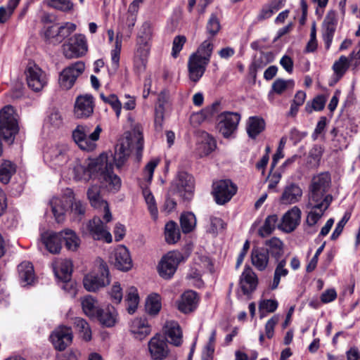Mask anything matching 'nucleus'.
<instances>
[{
    "mask_svg": "<svg viewBox=\"0 0 360 360\" xmlns=\"http://www.w3.org/2000/svg\"><path fill=\"white\" fill-rule=\"evenodd\" d=\"M240 115L237 112H223L217 119V129L226 139L230 138L236 131Z\"/></svg>",
    "mask_w": 360,
    "mask_h": 360,
    "instance_id": "12",
    "label": "nucleus"
},
{
    "mask_svg": "<svg viewBox=\"0 0 360 360\" xmlns=\"http://www.w3.org/2000/svg\"><path fill=\"white\" fill-rule=\"evenodd\" d=\"M185 260L186 257L179 251L169 252L161 258L158 265L159 275L164 279H170L179 264Z\"/></svg>",
    "mask_w": 360,
    "mask_h": 360,
    "instance_id": "9",
    "label": "nucleus"
},
{
    "mask_svg": "<svg viewBox=\"0 0 360 360\" xmlns=\"http://www.w3.org/2000/svg\"><path fill=\"white\" fill-rule=\"evenodd\" d=\"M210 226L207 229V231L212 233L217 234L219 231L224 230L226 227V224L219 217L212 216L210 219Z\"/></svg>",
    "mask_w": 360,
    "mask_h": 360,
    "instance_id": "58",
    "label": "nucleus"
},
{
    "mask_svg": "<svg viewBox=\"0 0 360 360\" xmlns=\"http://www.w3.org/2000/svg\"><path fill=\"white\" fill-rule=\"evenodd\" d=\"M74 324L77 330L83 333V338L87 341L91 340V332L89 323L84 319L77 317L74 319Z\"/></svg>",
    "mask_w": 360,
    "mask_h": 360,
    "instance_id": "53",
    "label": "nucleus"
},
{
    "mask_svg": "<svg viewBox=\"0 0 360 360\" xmlns=\"http://www.w3.org/2000/svg\"><path fill=\"white\" fill-rule=\"evenodd\" d=\"M204 274L207 275V279L210 285L216 283L217 278V266L216 262L209 257L204 259Z\"/></svg>",
    "mask_w": 360,
    "mask_h": 360,
    "instance_id": "46",
    "label": "nucleus"
},
{
    "mask_svg": "<svg viewBox=\"0 0 360 360\" xmlns=\"http://www.w3.org/2000/svg\"><path fill=\"white\" fill-rule=\"evenodd\" d=\"M161 309L160 296L157 294L150 295L146 302V311L150 315H156Z\"/></svg>",
    "mask_w": 360,
    "mask_h": 360,
    "instance_id": "50",
    "label": "nucleus"
},
{
    "mask_svg": "<svg viewBox=\"0 0 360 360\" xmlns=\"http://www.w3.org/2000/svg\"><path fill=\"white\" fill-rule=\"evenodd\" d=\"M130 331L136 338L141 340L150 333L151 329L146 319L136 318L131 322Z\"/></svg>",
    "mask_w": 360,
    "mask_h": 360,
    "instance_id": "32",
    "label": "nucleus"
},
{
    "mask_svg": "<svg viewBox=\"0 0 360 360\" xmlns=\"http://www.w3.org/2000/svg\"><path fill=\"white\" fill-rule=\"evenodd\" d=\"M74 173L77 180L88 181L92 176H95L110 190L117 191L121 186L120 178L114 174L113 165L105 153L96 158H89L84 165L77 164L74 167Z\"/></svg>",
    "mask_w": 360,
    "mask_h": 360,
    "instance_id": "2",
    "label": "nucleus"
},
{
    "mask_svg": "<svg viewBox=\"0 0 360 360\" xmlns=\"http://www.w3.org/2000/svg\"><path fill=\"white\" fill-rule=\"evenodd\" d=\"M115 266L122 271H127L132 267V259L129 250L124 245H119L110 257Z\"/></svg>",
    "mask_w": 360,
    "mask_h": 360,
    "instance_id": "16",
    "label": "nucleus"
},
{
    "mask_svg": "<svg viewBox=\"0 0 360 360\" xmlns=\"http://www.w3.org/2000/svg\"><path fill=\"white\" fill-rule=\"evenodd\" d=\"M355 58V51L350 53L349 57L341 56L333 65V70L337 80L341 79L349 68L350 62Z\"/></svg>",
    "mask_w": 360,
    "mask_h": 360,
    "instance_id": "33",
    "label": "nucleus"
},
{
    "mask_svg": "<svg viewBox=\"0 0 360 360\" xmlns=\"http://www.w3.org/2000/svg\"><path fill=\"white\" fill-rule=\"evenodd\" d=\"M19 277L26 284H31L34 278V267L32 263L23 262L18 266Z\"/></svg>",
    "mask_w": 360,
    "mask_h": 360,
    "instance_id": "39",
    "label": "nucleus"
},
{
    "mask_svg": "<svg viewBox=\"0 0 360 360\" xmlns=\"http://www.w3.org/2000/svg\"><path fill=\"white\" fill-rule=\"evenodd\" d=\"M94 98L89 94L79 96L75 102L74 113L77 118H87L94 112Z\"/></svg>",
    "mask_w": 360,
    "mask_h": 360,
    "instance_id": "22",
    "label": "nucleus"
},
{
    "mask_svg": "<svg viewBox=\"0 0 360 360\" xmlns=\"http://www.w3.org/2000/svg\"><path fill=\"white\" fill-rule=\"evenodd\" d=\"M63 233L62 241L65 242V247L71 251H76L79 246L80 240L75 231L71 229H65Z\"/></svg>",
    "mask_w": 360,
    "mask_h": 360,
    "instance_id": "43",
    "label": "nucleus"
},
{
    "mask_svg": "<svg viewBox=\"0 0 360 360\" xmlns=\"http://www.w3.org/2000/svg\"><path fill=\"white\" fill-rule=\"evenodd\" d=\"M287 261L285 259H282L278 261L276 266L273 281L270 285L271 290H275L278 288L281 278L286 277L288 274V270L286 268Z\"/></svg>",
    "mask_w": 360,
    "mask_h": 360,
    "instance_id": "38",
    "label": "nucleus"
},
{
    "mask_svg": "<svg viewBox=\"0 0 360 360\" xmlns=\"http://www.w3.org/2000/svg\"><path fill=\"white\" fill-rule=\"evenodd\" d=\"M165 332L166 342L179 346L182 342V331L179 323L176 321H167L165 326Z\"/></svg>",
    "mask_w": 360,
    "mask_h": 360,
    "instance_id": "28",
    "label": "nucleus"
},
{
    "mask_svg": "<svg viewBox=\"0 0 360 360\" xmlns=\"http://www.w3.org/2000/svg\"><path fill=\"white\" fill-rule=\"evenodd\" d=\"M101 127L98 125L92 133L86 125H77L72 131V136L79 148L85 151H92L96 148V142L99 139Z\"/></svg>",
    "mask_w": 360,
    "mask_h": 360,
    "instance_id": "6",
    "label": "nucleus"
},
{
    "mask_svg": "<svg viewBox=\"0 0 360 360\" xmlns=\"http://www.w3.org/2000/svg\"><path fill=\"white\" fill-rule=\"evenodd\" d=\"M330 187L331 177L328 172L320 173L312 178L306 205L308 212L305 222L308 226L315 227L332 203Z\"/></svg>",
    "mask_w": 360,
    "mask_h": 360,
    "instance_id": "1",
    "label": "nucleus"
},
{
    "mask_svg": "<svg viewBox=\"0 0 360 360\" xmlns=\"http://www.w3.org/2000/svg\"><path fill=\"white\" fill-rule=\"evenodd\" d=\"M188 69L189 79L195 83L199 81L202 76V53L200 51V47L195 53L190 56Z\"/></svg>",
    "mask_w": 360,
    "mask_h": 360,
    "instance_id": "24",
    "label": "nucleus"
},
{
    "mask_svg": "<svg viewBox=\"0 0 360 360\" xmlns=\"http://www.w3.org/2000/svg\"><path fill=\"white\" fill-rule=\"evenodd\" d=\"M240 285L245 294H248L256 288L257 278L255 273L250 267H245L241 276Z\"/></svg>",
    "mask_w": 360,
    "mask_h": 360,
    "instance_id": "31",
    "label": "nucleus"
},
{
    "mask_svg": "<svg viewBox=\"0 0 360 360\" xmlns=\"http://www.w3.org/2000/svg\"><path fill=\"white\" fill-rule=\"evenodd\" d=\"M165 240L169 244H174L179 241L181 237L178 225L174 221H169L165 227Z\"/></svg>",
    "mask_w": 360,
    "mask_h": 360,
    "instance_id": "41",
    "label": "nucleus"
},
{
    "mask_svg": "<svg viewBox=\"0 0 360 360\" xmlns=\"http://www.w3.org/2000/svg\"><path fill=\"white\" fill-rule=\"evenodd\" d=\"M50 205L53 216L58 223L65 220L66 213H69L73 221H80L86 213V205L75 197L73 191L67 188L61 198L53 197Z\"/></svg>",
    "mask_w": 360,
    "mask_h": 360,
    "instance_id": "3",
    "label": "nucleus"
},
{
    "mask_svg": "<svg viewBox=\"0 0 360 360\" xmlns=\"http://www.w3.org/2000/svg\"><path fill=\"white\" fill-rule=\"evenodd\" d=\"M63 233L60 232H45L41 234V242L51 254H58L62 248Z\"/></svg>",
    "mask_w": 360,
    "mask_h": 360,
    "instance_id": "26",
    "label": "nucleus"
},
{
    "mask_svg": "<svg viewBox=\"0 0 360 360\" xmlns=\"http://www.w3.org/2000/svg\"><path fill=\"white\" fill-rule=\"evenodd\" d=\"M143 148L142 133L139 130H134L120 143L116 145L115 153L111 155L117 169H120L125 165L133 150H136L137 155H141Z\"/></svg>",
    "mask_w": 360,
    "mask_h": 360,
    "instance_id": "4",
    "label": "nucleus"
},
{
    "mask_svg": "<svg viewBox=\"0 0 360 360\" xmlns=\"http://www.w3.org/2000/svg\"><path fill=\"white\" fill-rule=\"evenodd\" d=\"M137 13L138 12H135L133 10L130 11V9H128V12L126 14L124 25L126 27H127L129 35L131 34L133 27H134L136 22Z\"/></svg>",
    "mask_w": 360,
    "mask_h": 360,
    "instance_id": "63",
    "label": "nucleus"
},
{
    "mask_svg": "<svg viewBox=\"0 0 360 360\" xmlns=\"http://www.w3.org/2000/svg\"><path fill=\"white\" fill-rule=\"evenodd\" d=\"M202 122V110L197 112H193L190 117V123L194 129V133L198 136L199 139L201 138L200 126Z\"/></svg>",
    "mask_w": 360,
    "mask_h": 360,
    "instance_id": "57",
    "label": "nucleus"
},
{
    "mask_svg": "<svg viewBox=\"0 0 360 360\" xmlns=\"http://www.w3.org/2000/svg\"><path fill=\"white\" fill-rule=\"evenodd\" d=\"M17 115L11 105L0 110V136L6 142L12 143L19 131Z\"/></svg>",
    "mask_w": 360,
    "mask_h": 360,
    "instance_id": "5",
    "label": "nucleus"
},
{
    "mask_svg": "<svg viewBox=\"0 0 360 360\" xmlns=\"http://www.w3.org/2000/svg\"><path fill=\"white\" fill-rule=\"evenodd\" d=\"M53 271L55 275L63 283V288L66 290L68 282L70 281L72 272V261L68 259H59L53 264Z\"/></svg>",
    "mask_w": 360,
    "mask_h": 360,
    "instance_id": "25",
    "label": "nucleus"
},
{
    "mask_svg": "<svg viewBox=\"0 0 360 360\" xmlns=\"http://www.w3.org/2000/svg\"><path fill=\"white\" fill-rule=\"evenodd\" d=\"M251 262L258 271L266 270L269 263L268 251L264 248H254L251 251Z\"/></svg>",
    "mask_w": 360,
    "mask_h": 360,
    "instance_id": "29",
    "label": "nucleus"
},
{
    "mask_svg": "<svg viewBox=\"0 0 360 360\" xmlns=\"http://www.w3.org/2000/svg\"><path fill=\"white\" fill-rule=\"evenodd\" d=\"M81 231L84 236H89L96 240H104L108 243L112 240L107 226L98 217H94L92 219L83 224Z\"/></svg>",
    "mask_w": 360,
    "mask_h": 360,
    "instance_id": "8",
    "label": "nucleus"
},
{
    "mask_svg": "<svg viewBox=\"0 0 360 360\" xmlns=\"http://www.w3.org/2000/svg\"><path fill=\"white\" fill-rule=\"evenodd\" d=\"M302 194V190L299 185L290 183L283 188L279 202L285 205L295 204L301 200Z\"/></svg>",
    "mask_w": 360,
    "mask_h": 360,
    "instance_id": "23",
    "label": "nucleus"
},
{
    "mask_svg": "<svg viewBox=\"0 0 360 360\" xmlns=\"http://www.w3.org/2000/svg\"><path fill=\"white\" fill-rule=\"evenodd\" d=\"M149 47H138L134 56V67L138 72H141L146 70Z\"/></svg>",
    "mask_w": 360,
    "mask_h": 360,
    "instance_id": "40",
    "label": "nucleus"
},
{
    "mask_svg": "<svg viewBox=\"0 0 360 360\" xmlns=\"http://www.w3.org/2000/svg\"><path fill=\"white\" fill-rule=\"evenodd\" d=\"M109 269L106 263L102 262L97 274H89L83 279L84 288L89 292H96L108 285L110 282Z\"/></svg>",
    "mask_w": 360,
    "mask_h": 360,
    "instance_id": "10",
    "label": "nucleus"
},
{
    "mask_svg": "<svg viewBox=\"0 0 360 360\" xmlns=\"http://www.w3.org/2000/svg\"><path fill=\"white\" fill-rule=\"evenodd\" d=\"M72 338L71 328L63 326L56 328L51 335V342L54 347L59 351L65 350L72 343Z\"/></svg>",
    "mask_w": 360,
    "mask_h": 360,
    "instance_id": "18",
    "label": "nucleus"
},
{
    "mask_svg": "<svg viewBox=\"0 0 360 360\" xmlns=\"http://www.w3.org/2000/svg\"><path fill=\"white\" fill-rule=\"evenodd\" d=\"M301 214V210L298 207H292L283 214L278 228L285 233L292 232L300 223Z\"/></svg>",
    "mask_w": 360,
    "mask_h": 360,
    "instance_id": "17",
    "label": "nucleus"
},
{
    "mask_svg": "<svg viewBox=\"0 0 360 360\" xmlns=\"http://www.w3.org/2000/svg\"><path fill=\"white\" fill-rule=\"evenodd\" d=\"M101 98L105 103L111 105L116 113L117 117H119L121 112L122 103L119 101L117 96L115 94H110L108 96H105L103 94H101Z\"/></svg>",
    "mask_w": 360,
    "mask_h": 360,
    "instance_id": "55",
    "label": "nucleus"
},
{
    "mask_svg": "<svg viewBox=\"0 0 360 360\" xmlns=\"http://www.w3.org/2000/svg\"><path fill=\"white\" fill-rule=\"evenodd\" d=\"M217 148L216 140L208 134L204 133V155H207Z\"/></svg>",
    "mask_w": 360,
    "mask_h": 360,
    "instance_id": "62",
    "label": "nucleus"
},
{
    "mask_svg": "<svg viewBox=\"0 0 360 360\" xmlns=\"http://www.w3.org/2000/svg\"><path fill=\"white\" fill-rule=\"evenodd\" d=\"M15 171V165L11 161H0V181L4 184H8Z\"/></svg>",
    "mask_w": 360,
    "mask_h": 360,
    "instance_id": "42",
    "label": "nucleus"
},
{
    "mask_svg": "<svg viewBox=\"0 0 360 360\" xmlns=\"http://www.w3.org/2000/svg\"><path fill=\"white\" fill-rule=\"evenodd\" d=\"M44 4L50 8L65 13L72 12L75 7L72 0H45Z\"/></svg>",
    "mask_w": 360,
    "mask_h": 360,
    "instance_id": "45",
    "label": "nucleus"
},
{
    "mask_svg": "<svg viewBox=\"0 0 360 360\" xmlns=\"http://www.w3.org/2000/svg\"><path fill=\"white\" fill-rule=\"evenodd\" d=\"M25 74L28 86L34 91H40L46 85V74L37 65L28 63Z\"/></svg>",
    "mask_w": 360,
    "mask_h": 360,
    "instance_id": "13",
    "label": "nucleus"
},
{
    "mask_svg": "<svg viewBox=\"0 0 360 360\" xmlns=\"http://www.w3.org/2000/svg\"><path fill=\"white\" fill-rule=\"evenodd\" d=\"M176 193L185 200H189L194 188L193 178L185 172H180L178 174L176 183Z\"/></svg>",
    "mask_w": 360,
    "mask_h": 360,
    "instance_id": "20",
    "label": "nucleus"
},
{
    "mask_svg": "<svg viewBox=\"0 0 360 360\" xmlns=\"http://www.w3.org/2000/svg\"><path fill=\"white\" fill-rule=\"evenodd\" d=\"M295 86V82L292 79H277L273 83L271 90L277 94H281L288 89H292Z\"/></svg>",
    "mask_w": 360,
    "mask_h": 360,
    "instance_id": "51",
    "label": "nucleus"
},
{
    "mask_svg": "<svg viewBox=\"0 0 360 360\" xmlns=\"http://www.w3.org/2000/svg\"><path fill=\"white\" fill-rule=\"evenodd\" d=\"M335 28V26L323 24V39L327 50H328L331 46Z\"/></svg>",
    "mask_w": 360,
    "mask_h": 360,
    "instance_id": "59",
    "label": "nucleus"
},
{
    "mask_svg": "<svg viewBox=\"0 0 360 360\" xmlns=\"http://www.w3.org/2000/svg\"><path fill=\"white\" fill-rule=\"evenodd\" d=\"M264 244L266 247L264 249L268 251L269 255H271L276 261H279L284 252L283 243L279 238L274 237L266 240Z\"/></svg>",
    "mask_w": 360,
    "mask_h": 360,
    "instance_id": "34",
    "label": "nucleus"
},
{
    "mask_svg": "<svg viewBox=\"0 0 360 360\" xmlns=\"http://www.w3.org/2000/svg\"><path fill=\"white\" fill-rule=\"evenodd\" d=\"M85 65L77 61L65 68L59 77V84L61 89L68 90L72 87L77 78L84 72Z\"/></svg>",
    "mask_w": 360,
    "mask_h": 360,
    "instance_id": "14",
    "label": "nucleus"
},
{
    "mask_svg": "<svg viewBox=\"0 0 360 360\" xmlns=\"http://www.w3.org/2000/svg\"><path fill=\"white\" fill-rule=\"evenodd\" d=\"M265 128L264 120L259 117H251L247 122L246 130L248 136L256 138Z\"/></svg>",
    "mask_w": 360,
    "mask_h": 360,
    "instance_id": "36",
    "label": "nucleus"
},
{
    "mask_svg": "<svg viewBox=\"0 0 360 360\" xmlns=\"http://www.w3.org/2000/svg\"><path fill=\"white\" fill-rule=\"evenodd\" d=\"M59 27H60L61 42L65 38L68 37L76 30V25L72 22H67L61 25H59Z\"/></svg>",
    "mask_w": 360,
    "mask_h": 360,
    "instance_id": "64",
    "label": "nucleus"
},
{
    "mask_svg": "<svg viewBox=\"0 0 360 360\" xmlns=\"http://www.w3.org/2000/svg\"><path fill=\"white\" fill-rule=\"evenodd\" d=\"M68 150L65 146H52L45 153L44 158L52 166H62L68 161Z\"/></svg>",
    "mask_w": 360,
    "mask_h": 360,
    "instance_id": "21",
    "label": "nucleus"
},
{
    "mask_svg": "<svg viewBox=\"0 0 360 360\" xmlns=\"http://www.w3.org/2000/svg\"><path fill=\"white\" fill-rule=\"evenodd\" d=\"M186 41V38L184 35H178L174 38L172 43V56L174 58H176L179 56V53L181 51Z\"/></svg>",
    "mask_w": 360,
    "mask_h": 360,
    "instance_id": "60",
    "label": "nucleus"
},
{
    "mask_svg": "<svg viewBox=\"0 0 360 360\" xmlns=\"http://www.w3.org/2000/svg\"><path fill=\"white\" fill-rule=\"evenodd\" d=\"M81 304L84 313L90 318H95L101 309L97 300L91 295H86L81 298Z\"/></svg>",
    "mask_w": 360,
    "mask_h": 360,
    "instance_id": "35",
    "label": "nucleus"
},
{
    "mask_svg": "<svg viewBox=\"0 0 360 360\" xmlns=\"http://www.w3.org/2000/svg\"><path fill=\"white\" fill-rule=\"evenodd\" d=\"M221 25L218 17L215 14H212L207 21V32L214 36L219 31Z\"/></svg>",
    "mask_w": 360,
    "mask_h": 360,
    "instance_id": "61",
    "label": "nucleus"
},
{
    "mask_svg": "<svg viewBox=\"0 0 360 360\" xmlns=\"http://www.w3.org/2000/svg\"><path fill=\"white\" fill-rule=\"evenodd\" d=\"M166 95L165 93L161 92L158 95V103L155 107V124H159L160 126L164 118V104L166 102Z\"/></svg>",
    "mask_w": 360,
    "mask_h": 360,
    "instance_id": "52",
    "label": "nucleus"
},
{
    "mask_svg": "<svg viewBox=\"0 0 360 360\" xmlns=\"http://www.w3.org/2000/svg\"><path fill=\"white\" fill-rule=\"evenodd\" d=\"M87 197L92 207L95 208H103L104 214L103 219L106 223L112 219V214L108 204L103 200L101 195V187L98 185H92L87 190Z\"/></svg>",
    "mask_w": 360,
    "mask_h": 360,
    "instance_id": "15",
    "label": "nucleus"
},
{
    "mask_svg": "<svg viewBox=\"0 0 360 360\" xmlns=\"http://www.w3.org/2000/svg\"><path fill=\"white\" fill-rule=\"evenodd\" d=\"M278 222V217L276 214H271L268 216L264 221V223L258 231L259 235L262 237H266L270 235L276 229Z\"/></svg>",
    "mask_w": 360,
    "mask_h": 360,
    "instance_id": "48",
    "label": "nucleus"
},
{
    "mask_svg": "<svg viewBox=\"0 0 360 360\" xmlns=\"http://www.w3.org/2000/svg\"><path fill=\"white\" fill-rule=\"evenodd\" d=\"M326 101V96L323 95L317 96L313 99L311 105L309 103L307 104L305 109L309 113L313 110L321 111L324 108Z\"/></svg>",
    "mask_w": 360,
    "mask_h": 360,
    "instance_id": "56",
    "label": "nucleus"
},
{
    "mask_svg": "<svg viewBox=\"0 0 360 360\" xmlns=\"http://www.w3.org/2000/svg\"><path fill=\"white\" fill-rule=\"evenodd\" d=\"M63 52L66 58H77L86 54L88 45L84 35L77 34L69 38L63 45Z\"/></svg>",
    "mask_w": 360,
    "mask_h": 360,
    "instance_id": "11",
    "label": "nucleus"
},
{
    "mask_svg": "<svg viewBox=\"0 0 360 360\" xmlns=\"http://www.w3.org/2000/svg\"><path fill=\"white\" fill-rule=\"evenodd\" d=\"M282 7L281 1H279L277 4L272 2L269 6L264 7L257 16L259 20H263L269 18L275 12Z\"/></svg>",
    "mask_w": 360,
    "mask_h": 360,
    "instance_id": "54",
    "label": "nucleus"
},
{
    "mask_svg": "<svg viewBox=\"0 0 360 360\" xmlns=\"http://www.w3.org/2000/svg\"><path fill=\"white\" fill-rule=\"evenodd\" d=\"M197 304V293L193 290L184 292L176 302L178 309L184 314L193 311L196 308Z\"/></svg>",
    "mask_w": 360,
    "mask_h": 360,
    "instance_id": "27",
    "label": "nucleus"
},
{
    "mask_svg": "<svg viewBox=\"0 0 360 360\" xmlns=\"http://www.w3.org/2000/svg\"><path fill=\"white\" fill-rule=\"evenodd\" d=\"M237 191V186L231 179H219L213 181L211 193L217 205H224L231 200Z\"/></svg>",
    "mask_w": 360,
    "mask_h": 360,
    "instance_id": "7",
    "label": "nucleus"
},
{
    "mask_svg": "<svg viewBox=\"0 0 360 360\" xmlns=\"http://www.w3.org/2000/svg\"><path fill=\"white\" fill-rule=\"evenodd\" d=\"M118 314L112 306H108L105 309H101L97 314L96 319L101 325L105 327H112L117 321Z\"/></svg>",
    "mask_w": 360,
    "mask_h": 360,
    "instance_id": "30",
    "label": "nucleus"
},
{
    "mask_svg": "<svg viewBox=\"0 0 360 360\" xmlns=\"http://www.w3.org/2000/svg\"><path fill=\"white\" fill-rule=\"evenodd\" d=\"M125 302H127L128 313L133 314L136 311L139 302L138 290L135 287L132 286L128 289Z\"/></svg>",
    "mask_w": 360,
    "mask_h": 360,
    "instance_id": "47",
    "label": "nucleus"
},
{
    "mask_svg": "<svg viewBox=\"0 0 360 360\" xmlns=\"http://www.w3.org/2000/svg\"><path fill=\"white\" fill-rule=\"evenodd\" d=\"M196 224L195 216L192 212L183 213L180 217V225L183 233H188L193 231Z\"/></svg>",
    "mask_w": 360,
    "mask_h": 360,
    "instance_id": "49",
    "label": "nucleus"
},
{
    "mask_svg": "<svg viewBox=\"0 0 360 360\" xmlns=\"http://www.w3.org/2000/svg\"><path fill=\"white\" fill-rule=\"evenodd\" d=\"M44 39L46 42L58 45L61 43L60 27L58 24L48 26L44 31Z\"/></svg>",
    "mask_w": 360,
    "mask_h": 360,
    "instance_id": "44",
    "label": "nucleus"
},
{
    "mask_svg": "<svg viewBox=\"0 0 360 360\" xmlns=\"http://www.w3.org/2000/svg\"><path fill=\"white\" fill-rule=\"evenodd\" d=\"M148 350L153 360H162L169 353L165 337L157 334L148 342Z\"/></svg>",
    "mask_w": 360,
    "mask_h": 360,
    "instance_id": "19",
    "label": "nucleus"
},
{
    "mask_svg": "<svg viewBox=\"0 0 360 360\" xmlns=\"http://www.w3.org/2000/svg\"><path fill=\"white\" fill-rule=\"evenodd\" d=\"M153 36V26L148 22H144L141 27L137 37L136 44L138 47H149L148 42Z\"/></svg>",
    "mask_w": 360,
    "mask_h": 360,
    "instance_id": "37",
    "label": "nucleus"
}]
</instances>
